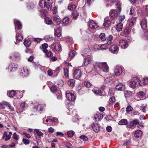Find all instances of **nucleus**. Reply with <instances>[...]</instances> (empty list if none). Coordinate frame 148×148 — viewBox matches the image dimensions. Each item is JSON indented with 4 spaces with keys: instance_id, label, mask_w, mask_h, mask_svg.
<instances>
[{
    "instance_id": "3",
    "label": "nucleus",
    "mask_w": 148,
    "mask_h": 148,
    "mask_svg": "<svg viewBox=\"0 0 148 148\" xmlns=\"http://www.w3.org/2000/svg\"><path fill=\"white\" fill-rule=\"evenodd\" d=\"M139 81V79L136 77H134L132 81L130 82L129 86L131 88H134L137 85L138 82Z\"/></svg>"
},
{
    "instance_id": "40",
    "label": "nucleus",
    "mask_w": 148,
    "mask_h": 148,
    "mask_svg": "<svg viewBox=\"0 0 148 148\" xmlns=\"http://www.w3.org/2000/svg\"><path fill=\"white\" fill-rule=\"evenodd\" d=\"M92 91L94 93L99 95H101L103 92V90H93Z\"/></svg>"
},
{
    "instance_id": "13",
    "label": "nucleus",
    "mask_w": 148,
    "mask_h": 148,
    "mask_svg": "<svg viewBox=\"0 0 148 148\" xmlns=\"http://www.w3.org/2000/svg\"><path fill=\"white\" fill-rule=\"evenodd\" d=\"M139 123V120L138 119H135L132 121L130 122L129 127L133 129L135 127L136 125L138 124Z\"/></svg>"
},
{
    "instance_id": "57",
    "label": "nucleus",
    "mask_w": 148,
    "mask_h": 148,
    "mask_svg": "<svg viewBox=\"0 0 148 148\" xmlns=\"http://www.w3.org/2000/svg\"><path fill=\"white\" fill-rule=\"evenodd\" d=\"M147 105H144V104H143L140 106V109L141 110H142L144 112H145L146 109L145 108H146Z\"/></svg>"
},
{
    "instance_id": "6",
    "label": "nucleus",
    "mask_w": 148,
    "mask_h": 148,
    "mask_svg": "<svg viewBox=\"0 0 148 148\" xmlns=\"http://www.w3.org/2000/svg\"><path fill=\"white\" fill-rule=\"evenodd\" d=\"M82 75V72L80 69H75L74 71L73 77L75 79H79Z\"/></svg>"
},
{
    "instance_id": "29",
    "label": "nucleus",
    "mask_w": 148,
    "mask_h": 148,
    "mask_svg": "<svg viewBox=\"0 0 148 148\" xmlns=\"http://www.w3.org/2000/svg\"><path fill=\"white\" fill-rule=\"evenodd\" d=\"M123 25L121 23H120L116 25V29L118 32H120L122 30Z\"/></svg>"
},
{
    "instance_id": "46",
    "label": "nucleus",
    "mask_w": 148,
    "mask_h": 148,
    "mask_svg": "<svg viewBox=\"0 0 148 148\" xmlns=\"http://www.w3.org/2000/svg\"><path fill=\"white\" fill-rule=\"evenodd\" d=\"M76 6L73 4H69L68 6V9L71 10H72L75 9Z\"/></svg>"
},
{
    "instance_id": "19",
    "label": "nucleus",
    "mask_w": 148,
    "mask_h": 148,
    "mask_svg": "<svg viewBox=\"0 0 148 148\" xmlns=\"http://www.w3.org/2000/svg\"><path fill=\"white\" fill-rule=\"evenodd\" d=\"M89 25L90 28L92 29H96L98 27L97 24L93 20L90 21L89 23Z\"/></svg>"
},
{
    "instance_id": "41",
    "label": "nucleus",
    "mask_w": 148,
    "mask_h": 148,
    "mask_svg": "<svg viewBox=\"0 0 148 148\" xmlns=\"http://www.w3.org/2000/svg\"><path fill=\"white\" fill-rule=\"evenodd\" d=\"M76 54V52L73 50H71L69 53V56L70 58H72Z\"/></svg>"
},
{
    "instance_id": "51",
    "label": "nucleus",
    "mask_w": 148,
    "mask_h": 148,
    "mask_svg": "<svg viewBox=\"0 0 148 148\" xmlns=\"http://www.w3.org/2000/svg\"><path fill=\"white\" fill-rule=\"evenodd\" d=\"M64 75L66 77H68L69 76L68 75V69L67 68H65L64 69Z\"/></svg>"
},
{
    "instance_id": "59",
    "label": "nucleus",
    "mask_w": 148,
    "mask_h": 148,
    "mask_svg": "<svg viewBox=\"0 0 148 148\" xmlns=\"http://www.w3.org/2000/svg\"><path fill=\"white\" fill-rule=\"evenodd\" d=\"M133 110V108L130 106H128L126 108V111L129 113Z\"/></svg>"
},
{
    "instance_id": "52",
    "label": "nucleus",
    "mask_w": 148,
    "mask_h": 148,
    "mask_svg": "<svg viewBox=\"0 0 148 148\" xmlns=\"http://www.w3.org/2000/svg\"><path fill=\"white\" fill-rule=\"evenodd\" d=\"M73 17L75 19H76L77 17L79 15V13L77 12V11H74L73 12Z\"/></svg>"
},
{
    "instance_id": "60",
    "label": "nucleus",
    "mask_w": 148,
    "mask_h": 148,
    "mask_svg": "<svg viewBox=\"0 0 148 148\" xmlns=\"http://www.w3.org/2000/svg\"><path fill=\"white\" fill-rule=\"evenodd\" d=\"M23 143L25 145L29 144L30 143L29 140L28 139L23 138L22 140Z\"/></svg>"
},
{
    "instance_id": "43",
    "label": "nucleus",
    "mask_w": 148,
    "mask_h": 148,
    "mask_svg": "<svg viewBox=\"0 0 148 148\" xmlns=\"http://www.w3.org/2000/svg\"><path fill=\"white\" fill-rule=\"evenodd\" d=\"M111 24V22L108 20L105 21L103 24V25L105 27H107L109 26Z\"/></svg>"
},
{
    "instance_id": "24",
    "label": "nucleus",
    "mask_w": 148,
    "mask_h": 148,
    "mask_svg": "<svg viewBox=\"0 0 148 148\" xmlns=\"http://www.w3.org/2000/svg\"><path fill=\"white\" fill-rule=\"evenodd\" d=\"M103 118V116L101 114L97 113L95 115V119L97 121L100 120Z\"/></svg>"
},
{
    "instance_id": "47",
    "label": "nucleus",
    "mask_w": 148,
    "mask_h": 148,
    "mask_svg": "<svg viewBox=\"0 0 148 148\" xmlns=\"http://www.w3.org/2000/svg\"><path fill=\"white\" fill-rule=\"evenodd\" d=\"M15 26L17 25L19 29H21L22 27V25L21 23L18 21H15L14 22Z\"/></svg>"
},
{
    "instance_id": "38",
    "label": "nucleus",
    "mask_w": 148,
    "mask_h": 148,
    "mask_svg": "<svg viewBox=\"0 0 148 148\" xmlns=\"http://www.w3.org/2000/svg\"><path fill=\"white\" fill-rule=\"evenodd\" d=\"M90 51L89 48H87L84 49L82 52V55L83 56H84L86 54H87L89 53Z\"/></svg>"
},
{
    "instance_id": "23",
    "label": "nucleus",
    "mask_w": 148,
    "mask_h": 148,
    "mask_svg": "<svg viewBox=\"0 0 148 148\" xmlns=\"http://www.w3.org/2000/svg\"><path fill=\"white\" fill-rule=\"evenodd\" d=\"M44 53L45 54V56L47 58H50L53 56L52 52L51 51H48L47 50H44Z\"/></svg>"
},
{
    "instance_id": "39",
    "label": "nucleus",
    "mask_w": 148,
    "mask_h": 148,
    "mask_svg": "<svg viewBox=\"0 0 148 148\" xmlns=\"http://www.w3.org/2000/svg\"><path fill=\"white\" fill-rule=\"evenodd\" d=\"M31 42L29 40H25L24 44L26 47H29L31 45Z\"/></svg>"
},
{
    "instance_id": "63",
    "label": "nucleus",
    "mask_w": 148,
    "mask_h": 148,
    "mask_svg": "<svg viewBox=\"0 0 148 148\" xmlns=\"http://www.w3.org/2000/svg\"><path fill=\"white\" fill-rule=\"evenodd\" d=\"M14 57L16 59H19L20 58V54L18 52H16L14 53Z\"/></svg>"
},
{
    "instance_id": "28",
    "label": "nucleus",
    "mask_w": 148,
    "mask_h": 148,
    "mask_svg": "<svg viewBox=\"0 0 148 148\" xmlns=\"http://www.w3.org/2000/svg\"><path fill=\"white\" fill-rule=\"evenodd\" d=\"M75 84V81L74 79H69L68 82V84L70 87L74 86Z\"/></svg>"
},
{
    "instance_id": "5",
    "label": "nucleus",
    "mask_w": 148,
    "mask_h": 148,
    "mask_svg": "<svg viewBox=\"0 0 148 148\" xmlns=\"http://www.w3.org/2000/svg\"><path fill=\"white\" fill-rule=\"evenodd\" d=\"M61 48L60 45L59 43H53L51 45V49L53 51H58Z\"/></svg>"
},
{
    "instance_id": "58",
    "label": "nucleus",
    "mask_w": 148,
    "mask_h": 148,
    "mask_svg": "<svg viewBox=\"0 0 148 148\" xmlns=\"http://www.w3.org/2000/svg\"><path fill=\"white\" fill-rule=\"evenodd\" d=\"M13 138L16 141H18V140L19 136L17 135L16 133H14L13 134Z\"/></svg>"
},
{
    "instance_id": "16",
    "label": "nucleus",
    "mask_w": 148,
    "mask_h": 148,
    "mask_svg": "<svg viewBox=\"0 0 148 148\" xmlns=\"http://www.w3.org/2000/svg\"><path fill=\"white\" fill-rule=\"evenodd\" d=\"M62 28L61 27H59L55 30L54 32L55 35L58 37H60L61 36Z\"/></svg>"
},
{
    "instance_id": "55",
    "label": "nucleus",
    "mask_w": 148,
    "mask_h": 148,
    "mask_svg": "<svg viewBox=\"0 0 148 148\" xmlns=\"http://www.w3.org/2000/svg\"><path fill=\"white\" fill-rule=\"evenodd\" d=\"M50 90L52 92H54L57 90V88L55 85H53L51 87Z\"/></svg>"
},
{
    "instance_id": "27",
    "label": "nucleus",
    "mask_w": 148,
    "mask_h": 148,
    "mask_svg": "<svg viewBox=\"0 0 148 148\" xmlns=\"http://www.w3.org/2000/svg\"><path fill=\"white\" fill-rule=\"evenodd\" d=\"M16 40L17 42H19L23 39V37L21 34L17 33L16 35Z\"/></svg>"
},
{
    "instance_id": "7",
    "label": "nucleus",
    "mask_w": 148,
    "mask_h": 148,
    "mask_svg": "<svg viewBox=\"0 0 148 148\" xmlns=\"http://www.w3.org/2000/svg\"><path fill=\"white\" fill-rule=\"evenodd\" d=\"M119 46L122 49H125L128 46L127 42L124 40H121L119 41Z\"/></svg>"
},
{
    "instance_id": "34",
    "label": "nucleus",
    "mask_w": 148,
    "mask_h": 148,
    "mask_svg": "<svg viewBox=\"0 0 148 148\" xmlns=\"http://www.w3.org/2000/svg\"><path fill=\"white\" fill-rule=\"evenodd\" d=\"M110 45H108V43L107 42V43L101 45L100 46V47L101 49L103 50L107 49L108 48V46Z\"/></svg>"
},
{
    "instance_id": "61",
    "label": "nucleus",
    "mask_w": 148,
    "mask_h": 148,
    "mask_svg": "<svg viewBox=\"0 0 148 148\" xmlns=\"http://www.w3.org/2000/svg\"><path fill=\"white\" fill-rule=\"evenodd\" d=\"M125 18V16L124 15H121L119 16V22L121 23L123 21Z\"/></svg>"
},
{
    "instance_id": "9",
    "label": "nucleus",
    "mask_w": 148,
    "mask_h": 148,
    "mask_svg": "<svg viewBox=\"0 0 148 148\" xmlns=\"http://www.w3.org/2000/svg\"><path fill=\"white\" fill-rule=\"evenodd\" d=\"M12 133L11 132H9L8 134L6 132H4L3 133V136L2 137V139H4V140L7 141L9 140L12 135Z\"/></svg>"
},
{
    "instance_id": "4",
    "label": "nucleus",
    "mask_w": 148,
    "mask_h": 148,
    "mask_svg": "<svg viewBox=\"0 0 148 148\" xmlns=\"http://www.w3.org/2000/svg\"><path fill=\"white\" fill-rule=\"evenodd\" d=\"M51 19L52 20V24L55 25H59L61 23L60 18L58 16H53Z\"/></svg>"
},
{
    "instance_id": "33",
    "label": "nucleus",
    "mask_w": 148,
    "mask_h": 148,
    "mask_svg": "<svg viewBox=\"0 0 148 148\" xmlns=\"http://www.w3.org/2000/svg\"><path fill=\"white\" fill-rule=\"evenodd\" d=\"M120 125H124L127 124V121L126 119H122L118 123Z\"/></svg>"
},
{
    "instance_id": "54",
    "label": "nucleus",
    "mask_w": 148,
    "mask_h": 148,
    "mask_svg": "<svg viewBox=\"0 0 148 148\" xmlns=\"http://www.w3.org/2000/svg\"><path fill=\"white\" fill-rule=\"evenodd\" d=\"M15 94V92L14 90H12L9 92V94L8 93V95L10 97H13L14 96Z\"/></svg>"
},
{
    "instance_id": "50",
    "label": "nucleus",
    "mask_w": 148,
    "mask_h": 148,
    "mask_svg": "<svg viewBox=\"0 0 148 148\" xmlns=\"http://www.w3.org/2000/svg\"><path fill=\"white\" fill-rule=\"evenodd\" d=\"M74 134V132L72 130H70L67 132L68 136L71 138L73 136Z\"/></svg>"
},
{
    "instance_id": "2",
    "label": "nucleus",
    "mask_w": 148,
    "mask_h": 148,
    "mask_svg": "<svg viewBox=\"0 0 148 148\" xmlns=\"http://www.w3.org/2000/svg\"><path fill=\"white\" fill-rule=\"evenodd\" d=\"M121 5L118 3L116 5V8L119 10L118 12L116 10L114 9H111L109 12V14L111 17L113 19H115L117 17L118 15L120 14L121 9Z\"/></svg>"
},
{
    "instance_id": "30",
    "label": "nucleus",
    "mask_w": 148,
    "mask_h": 148,
    "mask_svg": "<svg viewBox=\"0 0 148 148\" xmlns=\"http://www.w3.org/2000/svg\"><path fill=\"white\" fill-rule=\"evenodd\" d=\"M69 19L68 17H66L63 19L62 22L63 25H66L69 23Z\"/></svg>"
},
{
    "instance_id": "48",
    "label": "nucleus",
    "mask_w": 148,
    "mask_h": 148,
    "mask_svg": "<svg viewBox=\"0 0 148 148\" xmlns=\"http://www.w3.org/2000/svg\"><path fill=\"white\" fill-rule=\"evenodd\" d=\"M15 26L17 25L19 29H21L22 27V25L21 23L18 21H15L14 22Z\"/></svg>"
},
{
    "instance_id": "14",
    "label": "nucleus",
    "mask_w": 148,
    "mask_h": 148,
    "mask_svg": "<svg viewBox=\"0 0 148 148\" xmlns=\"http://www.w3.org/2000/svg\"><path fill=\"white\" fill-rule=\"evenodd\" d=\"M147 19L145 18L143 19L140 22V25L143 29H145L147 28Z\"/></svg>"
},
{
    "instance_id": "17",
    "label": "nucleus",
    "mask_w": 148,
    "mask_h": 148,
    "mask_svg": "<svg viewBox=\"0 0 148 148\" xmlns=\"http://www.w3.org/2000/svg\"><path fill=\"white\" fill-rule=\"evenodd\" d=\"M21 73L22 76H27L28 75L29 73L27 68L25 67H23V70H21Z\"/></svg>"
},
{
    "instance_id": "26",
    "label": "nucleus",
    "mask_w": 148,
    "mask_h": 148,
    "mask_svg": "<svg viewBox=\"0 0 148 148\" xmlns=\"http://www.w3.org/2000/svg\"><path fill=\"white\" fill-rule=\"evenodd\" d=\"M136 19L135 17H132L129 19V25L131 26H133L136 21Z\"/></svg>"
},
{
    "instance_id": "32",
    "label": "nucleus",
    "mask_w": 148,
    "mask_h": 148,
    "mask_svg": "<svg viewBox=\"0 0 148 148\" xmlns=\"http://www.w3.org/2000/svg\"><path fill=\"white\" fill-rule=\"evenodd\" d=\"M45 7L49 11L51 10L52 8L51 3L49 2L46 3Z\"/></svg>"
},
{
    "instance_id": "62",
    "label": "nucleus",
    "mask_w": 148,
    "mask_h": 148,
    "mask_svg": "<svg viewBox=\"0 0 148 148\" xmlns=\"http://www.w3.org/2000/svg\"><path fill=\"white\" fill-rule=\"evenodd\" d=\"M130 31V30L129 28H126L124 30V33L125 35H127L129 33Z\"/></svg>"
},
{
    "instance_id": "53",
    "label": "nucleus",
    "mask_w": 148,
    "mask_h": 148,
    "mask_svg": "<svg viewBox=\"0 0 148 148\" xmlns=\"http://www.w3.org/2000/svg\"><path fill=\"white\" fill-rule=\"evenodd\" d=\"M138 83L140 86L145 85L146 84H147V82H145L144 79L140 81L139 80V82H138Z\"/></svg>"
},
{
    "instance_id": "64",
    "label": "nucleus",
    "mask_w": 148,
    "mask_h": 148,
    "mask_svg": "<svg viewBox=\"0 0 148 148\" xmlns=\"http://www.w3.org/2000/svg\"><path fill=\"white\" fill-rule=\"evenodd\" d=\"M16 143L12 142L11 144L8 145L9 148H14L16 145Z\"/></svg>"
},
{
    "instance_id": "11",
    "label": "nucleus",
    "mask_w": 148,
    "mask_h": 148,
    "mask_svg": "<svg viewBox=\"0 0 148 148\" xmlns=\"http://www.w3.org/2000/svg\"><path fill=\"white\" fill-rule=\"evenodd\" d=\"M66 97L67 100L69 101H73L75 99V97L74 95L70 92L66 93Z\"/></svg>"
},
{
    "instance_id": "10",
    "label": "nucleus",
    "mask_w": 148,
    "mask_h": 148,
    "mask_svg": "<svg viewBox=\"0 0 148 148\" xmlns=\"http://www.w3.org/2000/svg\"><path fill=\"white\" fill-rule=\"evenodd\" d=\"M17 68V66L15 64H11L8 66V68L6 69H8L9 72H13Z\"/></svg>"
},
{
    "instance_id": "44",
    "label": "nucleus",
    "mask_w": 148,
    "mask_h": 148,
    "mask_svg": "<svg viewBox=\"0 0 148 148\" xmlns=\"http://www.w3.org/2000/svg\"><path fill=\"white\" fill-rule=\"evenodd\" d=\"M35 131L36 132V134H37V136H38L42 137L43 135V133L42 132H41L39 130L36 129H35Z\"/></svg>"
},
{
    "instance_id": "18",
    "label": "nucleus",
    "mask_w": 148,
    "mask_h": 148,
    "mask_svg": "<svg viewBox=\"0 0 148 148\" xmlns=\"http://www.w3.org/2000/svg\"><path fill=\"white\" fill-rule=\"evenodd\" d=\"M116 89L119 90H124L125 88V85L122 83H119L116 85Z\"/></svg>"
},
{
    "instance_id": "20",
    "label": "nucleus",
    "mask_w": 148,
    "mask_h": 148,
    "mask_svg": "<svg viewBox=\"0 0 148 148\" xmlns=\"http://www.w3.org/2000/svg\"><path fill=\"white\" fill-rule=\"evenodd\" d=\"M89 25L90 28L92 29H96L98 27L97 24L93 20L90 21L89 23Z\"/></svg>"
},
{
    "instance_id": "42",
    "label": "nucleus",
    "mask_w": 148,
    "mask_h": 148,
    "mask_svg": "<svg viewBox=\"0 0 148 148\" xmlns=\"http://www.w3.org/2000/svg\"><path fill=\"white\" fill-rule=\"evenodd\" d=\"M45 22L46 24L48 25H51L52 24V20H51L50 18L46 17L45 19Z\"/></svg>"
},
{
    "instance_id": "31",
    "label": "nucleus",
    "mask_w": 148,
    "mask_h": 148,
    "mask_svg": "<svg viewBox=\"0 0 148 148\" xmlns=\"http://www.w3.org/2000/svg\"><path fill=\"white\" fill-rule=\"evenodd\" d=\"M34 108L36 109L38 111H42L43 110L42 105L41 104H38L35 106Z\"/></svg>"
},
{
    "instance_id": "45",
    "label": "nucleus",
    "mask_w": 148,
    "mask_h": 148,
    "mask_svg": "<svg viewBox=\"0 0 148 148\" xmlns=\"http://www.w3.org/2000/svg\"><path fill=\"white\" fill-rule=\"evenodd\" d=\"M99 38L101 40L103 41H105L106 40V38L105 37V35L104 33H101L99 35Z\"/></svg>"
},
{
    "instance_id": "21",
    "label": "nucleus",
    "mask_w": 148,
    "mask_h": 148,
    "mask_svg": "<svg viewBox=\"0 0 148 148\" xmlns=\"http://www.w3.org/2000/svg\"><path fill=\"white\" fill-rule=\"evenodd\" d=\"M84 59L85 60L84 62V64L85 66L90 64L92 60V58L90 56L86 58H84Z\"/></svg>"
},
{
    "instance_id": "15",
    "label": "nucleus",
    "mask_w": 148,
    "mask_h": 148,
    "mask_svg": "<svg viewBox=\"0 0 148 148\" xmlns=\"http://www.w3.org/2000/svg\"><path fill=\"white\" fill-rule=\"evenodd\" d=\"M92 128L95 132H97L100 130L99 125L97 123H93L91 125Z\"/></svg>"
},
{
    "instance_id": "25",
    "label": "nucleus",
    "mask_w": 148,
    "mask_h": 148,
    "mask_svg": "<svg viewBox=\"0 0 148 148\" xmlns=\"http://www.w3.org/2000/svg\"><path fill=\"white\" fill-rule=\"evenodd\" d=\"M142 135V132L141 130H138L135 132L134 136L136 138H138L141 137Z\"/></svg>"
},
{
    "instance_id": "56",
    "label": "nucleus",
    "mask_w": 148,
    "mask_h": 148,
    "mask_svg": "<svg viewBox=\"0 0 148 148\" xmlns=\"http://www.w3.org/2000/svg\"><path fill=\"white\" fill-rule=\"evenodd\" d=\"M84 84L87 88H90L92 85V84L90 82L88 81L85 82Z\"/></svg>"
},
{
    "instance_id": "49",
    "label": "nucleus",
    "mask_w": 148,
    "mask_h": 148,
    "mask_svg": "<svg viewBox=\"0 0 148 148\" xmlns=\"http://www.w3.org/2000/svg\"><path fill=\"white\" fill-rule=\"evenodd\" d=\"M48 45L47 43H44L42 45V47L41 48V49L44 52V50H47V48L48 47Z\"/></svg>"
},
{
    "instance_id": "35",
    "label": "nucleus",
    "mask_w": 148,
    "mask_h": 148,
    "mask_svg": "<svg viewBox=\"0 0 148 148\" xmlns=\"http://www.w3.org/2000/svg\"><path fill=\"white\" fill-rule=\"evenodd\" d=\"M45 3L44 1L40 0L38 3V5L40 8H42L45 7Z\"/></svg>"
},
{
    "instance_id": "22",
    "label": "nucleus",
    "mask_w": 148,
    "mask_h": 148,
    "mask_svg": "<svg viewBox=\"0 0 148 148\" xmlns=\"http://www.w3.org/2000/svg\"><path fill=\"white\" fill-rule=\"evenodd\" d=\"M146 93V91L145 90V91H140L137 93V96L140 99L145 98Z\"/></svg>"
},
{
    "instance_id": "12",
    "label": "nucleus",
    "mask_w": 148,
    "mask_h": 148,
    "mask_svg": "<svg viewBox=\"0 0 148 148\" xmlns=\"http://www.w3.org/2000/svg\"><path fill=\"white\" fill-rule=\"evenodd\" d=\"M123 72V68L121 66H117L115 69L114 73L116 76L120 75Z\"/></svg>"
},
{
    "instance_id": "1",
    "label": "nucleus",
    "mask_w": 148,
    "mask_h": 148,
    "mask_svg": "<svg viewBox=\"0 0 148 148\" xmlns=\"http://www.w3.org/2000/svg\"><path fill=\"white\" fill-rule=\"evenodd\" d=\"M93 65L94 68L96 69H98L101 70L105 72H108V71L109 67L106 62H95L94 63Z\"/></svg>"
},
{
    "instance_id": "37",
    "label": "nucleus",
    "mask_w": 148,
    "mask_h": 148,
    "mask_svg": "<svg viewBox=\"0 0 148 148\" xmlns=\"http://www.w3.org/2000/svg\"><path fill=\"white\" fill-rule=\"evenodd\" d=\"M113 36L111 35H109L107 38L108 44L110 45L111 43V41L113 40Z\"/></svg>"
},
{
    "instance_id": "8",
    "label": "nucleus",
    "mask_w": 148,
    "mask_h": 148,
    "mask_svg": "<svg viewBox=\"0 0 148 148\" xmlns=\"http://www.w3.org/2000/svg\"><path fill=\"white\" fill-rule=\"evenodd\" d=\"M119 51V48L115 44L112 45L109 48V51L113 53H117Z\"/></svg>"
},
{
    "instance_id": "36",
    "label": "nucleus",
    "mask_w": 148,
    "mask_h": 148,
    "mask_svg": "<svg viewBox=\"0 0 148 148\" xmlns=\"http://www.w3.org/2000/svg\"><path fill=\"white\" fill-rule=\"evenodd\" d=\"M116 2V0H109L108 1V3L106 4V6L108 7L112 6Z\"/></svg>"
}]
</instances>
